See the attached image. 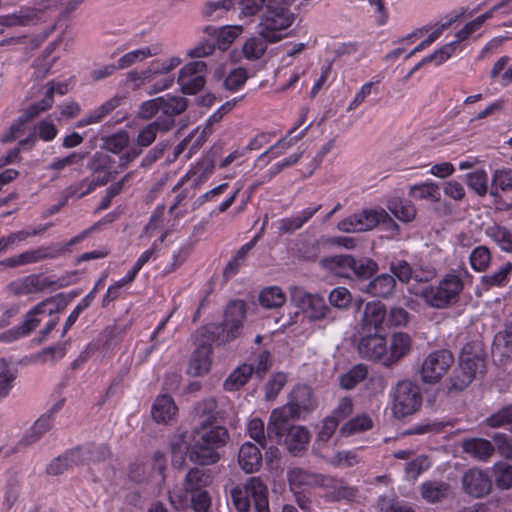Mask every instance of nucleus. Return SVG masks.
<instances>
[{
	"mask_svg": "<svg viewBox=\"0 0 512 512\" xmlns=\"http://www.w3.org/2000/svg\"><path fill=\"white\" fill-rule=\"evenodd\" d=\"M229 433L223 426H214L207 420L200 422L192 434V443L186 453L193 463L211 465L220 459L218 450L226 445Z\"/></svg>",
	"mask_w": 512,
	"mask_h": 512,
	"instance_id": "obj_1",
	"label": "nucleus"
},
{
	"mask_svg": "<svg viewBox=\"0 0 512 512\" xmlns=\"http://www.w3.org/2000/svg\"><path fill=\"white\" fill-rule=\"evenodd\" d=\"M292 0H268L264 11L259 15L258 36L270 44L280 42L288 36L287 30L295 21L290 10Z\"/></svg>",
	"mask_w": 512,
	"mask_h": 512,
	"instance_id": "obj_2",
	"label": "nucleus"
},
{
	"mask_svg": "<svg viewBox=\"0 0 512 512\" xmlns=\"http://www.w3.org/2000/svg\"><path fill=\"white\" fill-rule=\"evenodd\" d=\"M484 368V351L481 345L478 343L465 345L459 357V364L448 379V391L464 390L477 374L484 372Z\"/></svg>",
	"mask_w": 512,
	"mask_h": 512,
	"instance_id": "obj_3",
	"label": "nucleus"
},
{
	"mask_svg": "<svg viewBox=\"0 0 512 512\" xmlns=\"http://www.w3.org/2000/svg\"><path fill=\"white\" fill-rule=\"evenodd\" d=\"M232 503L239 512H248L253 500L256 512H270L267 486L259 477H250L230 491Z\"/></svg>",
	"mask_w": 512,
	"mask_h": 512,
	"instance_id": "obj_4",
	"label": "nucleus"
},
{
	"mask_svg": "<svg viewBox=\"0 0 512 512\" xmlns=\"http://www.w3.org/2000/svg\"><path fill=\"white\" fill-rule=\"evenodd\" d=\"M462 279L455 274H447L438 285L426 286L415 294L432 308L444 309L455 303L463 290Z\"/></svg>",
	"mask_w": 512,
	"mask_h": 512,
	"instance_id": "obj_5",
	"label": "nucleus"
},
{
	"mask_svg": "<svg viewBox=\"0 0 512 512\" xmlns=\"http://www.w3.org/2000/svg\"><path fill=\"white\" fill-rule=\"evenodd\" d=\"M291 302L298 307L309 321H320L327 318L330 313L329 306L319 294H312L301 287L289 288Z\"/></svg>",
	"mask_w": 512,
	"mask_h": 512,
	"instance_id": "obj_6",
	"label": "nucleus"
},
{
	"mask_svg": "<svg viewBox=\"0 0 512 512\" xmlns=\"http://www.w3.org/2000/svg\"><path fill=\"white\" fill-rule=\"evenodd\" d=\"M381 222L387 223L393 229H398V225L383 209L364 210L359 214L351 215L338 223V229L346 233L363 232L373 229Z\"/></svg>",
	"mask_w": 512,
	"mask_h": 512,
	"instance_id": "obj_7",
	"label": "nucleus"
},
{
	"mask_svg": "<svg viewBox=\"0 0 512 512\" xmlns=\"http://www.w3.org/2000/svg\"><path fill=\"white\" fill-rule=\"evenodd\" d=\"M421 405L419 388L411 381H401L393 395L392 411L395 417L403 418L416 412Z\"/></svg>",
	"mask_w": 512,
	"mask_h": 512,
	"instance_id": "obj_8",
	"label": "nucleus"
},
{
	"mask_svg": "<svg viewBox=\"0 0 512 512\" xmlns=\"http://www.w3.org/2000/svg\"><path fill=\"white\" fill-rule=\"evenodd\" d=\"M246 318V305L242 300H233L229 302L221 323V333L218 339L222 343L230 342L241 335L243 323Z\"/></svg>",
	"mask_w": 512,
	"mask_h": 512,
	"instance_id": "obj_9",
	"label": "nucleus"
},
{
	"mask_svg": "<svg viewBox=\"0 0 512 512\" xmlns=\"http://www.w3.org/2000/svg\"><path fill=\"white\" fill-rule=\"evenodd\" d=\"M453 362L454 357L448 350L431 352L422 363L421 379L425 383H437L446 374Z\"/></svg>",
	"mask_w": 512,
	"mask_h": 512,
	"instance_id": "obj_10",
	"label": "nucleus"
},
{
	"mask_svg": "<svg viewBox=\"0 0 512 512\" xmlns=\"http://www.w3.org/2000/svg\"><path fill=\"white\" fill-rule=\"evenodd\" d=\"M57 10L55 0H42L34 7H28L18 13L4 17L3 24L6 26L35 24L43 20L47 12H56Z\"/></svg>",
	"mask_w": 512,
	"mask_h": 512,
	"instance_id": "obj_11",
	"label": "nucleus"
},
{
	"mask_svg": "<svg viewBox=\"0 0 512 512\" xmlns=\"http://www.w3.org/2000/svg\"><path fill=\"white\" fill-rule=\"evenodd\" d=\"M207 66L203 61H194L186 64L179 72L178 84L184 94L198 93L205 85Z\"/></svg>",
	"mask_w": 512,
	"mask_h": 512,
	"instance_id": "obj_12",
	"label": "nucleus"
},
{
	"mask_svg": "<svg viewBox=\"0 0 512 512\" xmlns=\"http://www.w3.org/2000/svg\"><path fill=\"white\" fill-rule=\"evenodd\" d=\"M89 232H90V230H85L80 235L75 236L68 243H66L64 245L57 244V245H52L49 247H40L35 250L26 251L24 253H21L19 255L21 258L20 260L22 262V265L36 263V262L42 261L47 258L58 257L61 254H63L65 251H67L71 245H74V244L80 242L81 240H83L89 234Z\"/></svg>",
	"mask_w": 512,
	"mask_h": 512,
	"instance_id": "obj_13",
	"label": "nucleus"
},
{
	"mask_svg": "<svg viewBox=\"0 0 512 512\" xmlns=\"http://www.w3.org/2000/svg\"><path fill=\"white\" fill-rule=\"evenodd\" d=\"M213 338L207 337L203 340H197V347L192 354L188 366V372L192 376H202L209 372L211 366L210 355L212 352L211 342Z\"/></svg>",
	"mask_w": 512,
	"mask_h": 512,
	"instance_id": "obj_14",
	"label": "nucleus"
},
{
	"mask_svg": "<svg viewBox=\"0 0 512 512\" xmlns=\"http://www.w3.org/2000/svg\"><path fill=\"white\" fill-rule=\"evenodd\" d=\"M462 486L467 494L480 498L490 492L492 484L489 476L483 470L473 468L464 473Z\"/></svg>",
	"mask_w": 512,
	"mask_h": 512,
	"instance_id": "obj_15",
	"label": "nucleus"
},
{
	"mask_svg": "<svg viewBox=\"0 0 512 512\" xmlns=\"http://www.w3.org/2000/svg\"><path fill=\"white\" fill-rule=\"evenodd\" d=\"M322 487L325 489L326 499L332 502H352L358 496V488L349 485L343 479L325 476Z\"/></svg>",
	"mask_w": 512,
	"mask_h": 512,
	"instance_id": "obj_16",
	"label": "nucleus"
},
{
	"mask_svg": "<svg viewBox=\"0 0 512 512\" xmlns=\"http://www.w3.org/2000/svg\"><path fill=\"white\" fill-rule=\"evenodd\" d=\"M298 418L297 415H294L291 408L286 405L274 409L270 414L267 424L268 436H275L278 441H280L292 426L290 425V421Z\"/></svg>",
	"mask_w": 512,
	"mask_h": 512,
	"instance_id": "obj_17",
	"label": "nucleus"
},
{
	"mask_svg": "<svg viewBox=\"0 0 512 512\" xmlns=\"http://www.w3.org/2000/svg\"><path fill=\"white\" fill-rule=\"evenodd\" d=\"M54 282L43 278L39 274H32L17 281L11 282L8 285V290L16 296L29 295L33 293L42 292Z\"/></svg>",
	"mask_w": 512,
	"mask_h": 512,
	"instance_id": "obj_18",
	"label": "nucleus"
},
{
	"mask_svg": "<svg viewBox=\"0 0 512 512\" xmlns=\"http://www.w3.org/2000/svg\"><path fill=\"white\" fill-rule=\"evenodd\" d=\"M286 406L291 408L294 415L299 418L303 414L311 412L316 406L311 389L306 385H297L291 392Z\"/></svg>",
	"mask_w": 512,
	"mask_h": 512,
	"instance_id": "obj_19",
	"label": "nucleus"
},
{
	"mask_svg": "<svg viewBox=\"0 0 512 512\" xmlns=\"http://www.w3.org/2000/svg\"><path fill=\"white\" fill-rule=\"evenodd\" d=\"M386 339L378 334L362 337L358 343V351L362 357L370 360H380L384 364L386 357Z\"/></svg>",
	"mask_w": 512,
	"mask_h": 512,
	"instance_id": "obj_20",
	"label": "nucleus"
},
{
	"mask_svg": "<svg viewBox=\"0 0 512 512\" xmlns=\"http://www.w3.org/2000/svg\"><path fill=\"white\" fill-rule=\"evenodd\" d=\"M411 349V338L406 333H395L391 336L389 349L386 348L385 366H392L405 357Z\"/></svg>",
	"mask_w": 512,
	"mask_h": 512,
	"instance_id": "obj_21",
	"label": "nucleus"
},
{
	"mask_svg": "<svg viewBox=\"0 0 512 512\" xmlns=\"http://www.w3.org/2000/svg\"><path fill=\"white\" fill-rule=\"evenodd\" d=\"M285 446L287 450L294 456H300L306 451L310 441V432L301 425L291 426L285 433Z\"/></svg>",
	"mask_w": 512,
	"mask_h": 512,
	"instance_id": "obj_22",
	"label": "nucleus"
},
{
	"mask_svg": "<svg viewBox=\"0 0 512 512\" xmlns=\"http://www.w3.org/2000/svg\"><path fill=\"white\" fill-rule=\"evenodd\" d=\"M187 107L188 101L182 96L163 97V102L161 104L162 114L157 118V120L161 124L164 122H171L169 125V130H171L175 125V117L185 112Z\"/></svg>",
	"mask_w": 512,
	"mask_h": 512,
	"instance_id": "obj_23",
	"label": "nucleus"
},
{
	"mask_svg": "<svg viewBox=\"0 0 512 512\" xmlns=\"http://www.w3.org/2000/svg\"><path fill=\"white\" fill-rule=\"evenodd\" d=\"M492 355L494 358L499 357L502 362L512 358V313L507 319L505 329L495 335Z\"/></svg>",
	"mask_w": 512,
	"mask_h": 512,
	"instance_id": "obj_24",
	"label": "nucleus"
},
{
	"mask_svg": "<svg viewBox=\"0 0 512 512\" xmlns=\"http://www.w3.org/2000/svg\"><path fill=\"white\" fill-rule=\"evenodd\" d=\"M287 477L291 491L300 489L301 487H322L325 479V476L321 474H316L302 468L289 470Z\"/></svg>",
	"mask_w": 512,
	"mask_h": 512,
	"instance_id": "obj_25",
	"label": "nucleus"
},
{
	"mask_svg": "<svg viewBox=\"0 0 512 512\" xmlns=\"http://www.w3.org/2000/svg\"><path fill=\"white\" fill-rule=\"evenodd\" d=\"M390 271L398 280L404 284L409 283L411 279L417 282H429L432 280V272L426 271L424 275H420L417 269H414L407 261L397 260L390 264Z\"/></svg>",
	"mask_w": 512,
	"mask_h": 512,
	"instance_id": "obj_26",
	"label": "nucleus"
},
{
	"mask_svg": "<svg viewBox=\"0 0 512 512\" xmlns=\"http://www.w3.org/2000/svg\"><path fill=\"white\" fill-rule=\"evenodd\" d=\"M238 462L246 473H253L256 472L262 464V454L256 445L246 442L239 450Z\"/></svg>",
	"mask_w": 512,
	"mask_h": 512,
	"instance_id": "obj_27",
	"label": "nucleus"
},
{
	"mask_svg": "<svg viewBox=\"0 0 512 512\" xmlns=\"http://www.w3.org/2000/svg\"><path fill=\"white\" fill-rule=\"evenodd\" d=\"M353 263L354 258L346 254L323 257L319 262L323 269L340 277L350 276L351 264Z\"/></svg>",
	"mask_w": 512,
	"mask_h": 512,
	"instance_id": "obj_28",
	"label": "nucleus"
},
{
	"mask_svg": "<svg viewBox=\"0 0 512 512\" xmlns=\"http://www.w3.org/2000/svg\"><path fill=\"white\" fill-rule=\"evenodd\" d=\"M387 319L386 309L381 302H369L365 305L362 326L367 329H379Z\"/></svg>",
	"mask_w": 512,
	"mask_h": 512,
	"instance_id": "obj_29",
	"label": "nucleus"
},
{
	"mask_svg": "<svg viewBox=\"0 0 512 512\" xmlns=\"http://www.w3.org/2000/svg\"><path fill=\"white\" fill-rule=\"evenodd\" d=\"M462 448L465 453L481 461L489 459L495 450L492 443L483 438H471L464 440Z\"/></svg>",
	"mask_w": 512,
	"mask_h": 512,
	"instance_id": "obj_30",
	"label": "nucleus"
},
{
	"mask_svg": "<svg viewBox=\"0 0 512 512\" xmlns=\"http://www.w3.org/2000/svg\"><path fill=\"white\" fill-rule=\"evenodd\" d=\"M395 286L394 276L381 274L369 282L366 291L374 297L386 298L394 292Z\"/></svg>",
	"mask_w": 512,
	"mask_h": 512,
	"instance_id": "obj_31",
	"label": "nucleus"
},
{
	"mask_svg": "<svg viewBox=\"0 0 512 512\" xmlns=\"http://www.w3.org/2000/svg\"><path fill=\"white\" fill-rule=\"evenodd\" d=\"M173 399L168 395L159 396L152 406V417L158 423H166L176 413Z\"/></svg>",
	"mask_w": 512,
	"mask_h": 512,
	"instance_id": "obj_32",
	"label": "nucleus"
},
{
	"mask_svg": "<svg viewBox=\"0 0 512 512\" xmlns=\"http://www.w3.org/2000/svg\"><path fill=\"white\" fill-rule=\"evenodd\" d=\"M318 207L314 209H305L300 214L290 218L281 219L279 222V230L283 234H292L300 229L312 216L318 211Z\"/></svg>",
	"mask_w": 512,
	"mask_h": 512,
	"instance_id": "obj_33",
	"label": "nucleus"
},
{
	"mask_svg": "<svg viewBox=\"0 0 512 512\" xmlns=\"http://www.w3.org/2000/svg\"><path fill=\"white\" fill-rule=\"evenodd\" d=\"M54 90L55 87L53 83H51L50 87L47 89L45 97L39 103L30 105L27 110L19 117L18 121L23 125L24 123L37 117L41 112L50 108L53 103Z\"/></svg>",
	"mask_w": 512,
	"mask_h": 512,
	"instance_id": "obj_34",
	"label": "nucleus"
},
{
	"mask_svg": "<svg viewBox=\"0 0 512 512\" xmlns=\"http://www.w3.org/2000/svg\"><path fill=\"white\" fill-rule=\"evenodd\" d=\"M254 372V367L243 364L235 369L224 382V388L227 391H235L240 389L247 383Z\"/></svg>",
	"mask_w": 512,
	"mask_h": 512,
	"instance_id": "obj_35",
	"label": "nucleus"
},
{
	"mask_svg": "<svg viewBox=\"0 0 512 512\" xmlns=\"http://www.w3.org/2000/svg\"><path fill=\"white\" fill-rule=\"evenodd\" d=\"M450 491V486L444 482L428 481L421 486V495L428 502H439L446 498Z\"/></svg>",
	"mask_w": 512,
	"mask_h": 512,
	"instance_id": "obj_36",
	"label": "nucleus"
},
{
	"mask_svg": "<svg viewBox=\"0 0 512 512\" xmlns=\"http://www.w3.org/2000/svg\"><path fill=\"white\" fill-rule=\"evenodd\" d=\"M259 302L268 309L278 308L285 304L286 295L280 287H266L260 292Z\"/></svg>",
	"mask_w": 512,
	"mask_h": 512,
	"instance_id": "obj_37",
	"label": "nucleus"
},
{
	"mask_svg": "<svg viewBox=\"0 0 512 512\" xmlns=\"http://www.w3.org/2000/svg\"><path fill=\"white\" fill-rule=\"evenodd\" d=\"M171 122L160 123L157 119L149 124H147L143 129L140 130L137 137V144L140 147H148L151 145L156 139L157 132H166L169 131V125Z\"/></svg>",
	"mask_w": 512,
	"mask_h": 512,
	"instance_id": "obj_38",
	"label": "nucleus"
},
{
	"mask_svg": "<svg viewBox=\"0 0 512 512\" xmlns=\"http://www.w3.org/2000/svg\"><path fill=\"white\" fill-rule=\"evenodd\" d=\"M267 42L261 36L249 38L243 45L242 51L248 60H258L266 52Z\"/></svg>",
	"mask_w": 512,
	"mask_h": 512,
	"instance_id": "obj_39",
	"label": "nucleus"
},
{
	"mask_svg": "<svg viewBox=\"0 0 512 512\" xmlns=\"http://www.w3.org/2000/svg\"><path fill=\"white\" fill-rule=\"evenodd\" d=\"M53 303L52 299H46L39 304H37L31 311L28 312L26 316V320L24 323L19 327L21 330V333L24 335L29 334L31 331H33L38 324L40 323V319H38L36 316L39 314H43L46 312V307Z\"/></svg>",
	"mask_w": 512,
	"mask_h": 512,
	"instance_id": "obj_40",
	"label": "nucleus"
},
{
	"mask_svg": "<svg viewBox=\"0 0 512 512\" xmlns=\"http://www.w3.org/2000/svg\"><path fill=\"white\" fill-rule=\"evenodd\" d=\"M487 234L502 250L512 252V233L506 227L494 224L488 227Z\"/></svg>",
	"mask_w": 512,
	"mask_h": 512,
	"instance_id": "obj_41",
	"label": "nucleus"
},
{
	"mask_svg": "<svg viewBox=\"0 0 512 512\" xmlns=\"http://www.w3.org/2000/svg\"><path fill=\"white\" fill-rule=\"evenodd\" d=\"M209 482V477L199 468L191 469L184 481V489L188 492H196L205 487Z\"/></svg>",
	"mask_w": 512,
	"mask_h": 512,
	"instance_id": "obj_42",
	"label": "nucleus"
},
{
	"mask_svg": "<svg viewBox=\"0 0 512 512\" xmlns=\"http://www.w3.org/2000/svg\"><path fill=\"white\" fill-rule=\"evenodd\" d=\"M378 270V264L370 258L355 259L351 264L350 274L358 278L367 279L374 275Z\"/></svg>",
	"mask_w": 512,
	"mask_h": 512,
	"instance_id": "obj_43",
	"label": "nucleus"
},
{
	"mask_svg": "<svg viewBox=\"0 0 512 512\" xmlns=\"http://www.w3.org/2000/svg\"><path fill=\"white\" fill-rule=\"evenodd\" d=\"M410 195L419 199H428L432 202H438L441 196L438 185L434 183L412 186Z\"/></svg>",
	"mask_w": 512,
	"mask_h": 512,
	"instance_id": "obj_44",
	"label": "nucleus"
},
{
	"mask_svg": "<svg viewBox=\"0 0 512 512\" xmlns=\"http://www.w3.org/2000/svg\"><path fill=\"white\" fill-rule=\"evenodd\" d=\"M16 378V372L10 368L5 359L0 360V398L6 397L12 389V383Z\"/></svg>",
	"mask_w": 512,
	"mask_h": 512,
	"instance_id": "obj_45",
	"label": "nucleus"
},
{
	"mask_svg": "<svg viewBox=\"0 0 512 512\" xmlns=\"http://www.w3.org/2000/svg\"><path fill=\"white\" fill-rule=\"evenodd\" d=\"M388 208L396 218L403 222H410L416 216V208L411 203L395 200L390 202Z\"/></svg>",
	"mask_w": 512,
	"mask_h": 512,
	"instance_id": "obj_46",
	"label": "nucleus"
},
{
	"mask_svg": "<svg viewBox=\"0 0 512 512\" xmlns=\"http://www.w3.org/2000/svg\"><path fill=\"white\" fill-rule=\"evenodd\" d=\"M249 436L265 449L267 446L268 432H265L264 422L260 418H254L249 421L247 426Z\"/></svg>",
	"mask_w": 512,
	"mask_h": 512,
	"instance_id": "obj_47",
	"label": "nucleus"
},
{
	"mask_svg": "<svg viewBox=\"0 0 512 512\" xmlns=\"http://www.w3.org/2000/svg\"><path fill=\"white\" fill-rule=\"evenodd\" d=\"M371 427V419L367 415H359L345 423L341 427L340 432L344 435H351L368 430Z\"/></svg>",
	"mask_w": 512,
	"mask_h": 512,
	"instance_id": "obj_48",
	"label": "nucleus"
},
{
	"mask_svg": "<svg viewBox=\"0 0 512 512\" xmlns=\"http://www.w3.org/2000/svg\"><path fill=\"white\" fill-rule=\"evenodd\" d=\"M495 483L500 489L512 487V466L507 463H497L494 466Z\"/></svg>",
	"mask_w": 512,
	"mask_h": 512,
	"instance_id": "obj_49",
	"label": "nucleus"
},
{
	"mask_svg": "<svg viewBox=\"0 0 512 512\" xmlns=\"http://www.w3.org/2000/svg\"><path fill=\"white\" fill-rule=\"evenodd\" d=\"M121 100L122 98L119 96H114L113 98L109 99L89 115L86 123L100 122L105 116L110 114L120 105Z\"/></svg>",
	"mask_w": 512,
	"mask_h": 512,
	"instance_id": "obj_50",
	"label": "nucleus"
},
{
	"mask_svg": "<svg viewBox=\"0 0 512 512\" xmlns=\"http://www.w3.org/2000/svg\"><path fill=\"white\" fill-rule=\"evenodd\" d=\"M491 261L490 250L485 246L476 247L470 255V263L473 269L484 271Z\"/></svg>",
	"mask_w": 512,
	"mask_h": 512,
	"instance_id": "obj_51",
	"label": "nucleus"
},
{
	"mask_svg": "<svg viewBox=\"0 0 512 512\" xmlns=\"http://www.w3.org/2000/svg\"><path fill=\"white\" fill-rule=\"evenodd\" d=\"M366 375V367L363 365H357L341 377L340 385L344 389H352L362 381Z\"/></svg>",
	"mask_w": 512,
	"mask_h": 512,
	"instance_id": "obj_52",
	"label": "nucleus"
},
{
	"mask_svg": "<svg viewBox=\"0 0 512 512\" xmlns=\"http://www.w3.org/2000/svg\"><path fill=\"white\" fill-rule=\"evenodd\" d=\"M50 429V418L48 416H42L40 417L33 425L31 429V434L27 435L25 438H23L19 445L27 446L33 442H35L37 439L40 438L42 434L47 432Z\"/></svg>",
	"mask_w": 512,
	"mask_h": 512,
	"instance_id": "obj_53",
	"label": "nucleus"
},
{
	"mask_svg": "<svg viewBox=\"0 0 512 512\" xmlns=\"http://www.w3.org/2000/svg\"><path fill=\"white\" fill-rule=\"evenodd\" d=\"M329 303L338 309H346L352 302V295L345 287H337L329 294Z\"/></svg>",
	"mask_w": 512,
	"mask_h": 512,
	"instance_id": "obj_54",
	"label": "nucleus"
},
{
	"mask_svg": "<svg viewBox=\"0 0 512 512\" xmlns=\"http://www.w3.org/2000/svg\"><path fill=\"white\" fill-rule=\"evenodd\" d=\"M129 135L126 131L118 132L105 140L104 148L114 154H119L129 144Z\"/></svg>",
	"mask_w": 512,
	"mask_h": 512,
	"instance_id": "obj_55",
	"label": "nucleus"
},
{
	"mask_svg": "<svg viewBox=\"0 0 512 512\" xmlns=\"http://www.w3.org/2000/svg\"><path fill=\"white\" fill-rule=\"evenodd\" d=\"M491 428H498L512 424V405L505 406L486 419Z\"/></svg>",
	"mask_w": 512,
	"mask_h": 512,
	"instance_id": "obj_56",
	"label": "nucleus"
},
{
	"mask_svg": "<svg viewBox=\"0 0 512 512\" xmlns=\"http://www.w3.org/2000/svg\"><path fill=\"white\" fill-rule=\"evenodd\" d=\"M287 382V377L284 373H276L272 375L271 379L265 386V399L267 401L274 400Z\"/></svg>",
	"mask_w": 512,
	"mask_h": 512,
	"instance_id": "obj_57",
	"label": "nucleus"
},
{
	"mask_svg": "<svg viewBox=\"0 0 512 512\" xmlns=\"http://www.w3.org/2000/svg\"><path fill=\"white\" fill-rule=\"evenodd\" d=\"M88 462H100L111 457L110 448L105 444H85Z\"/></svg>",
	"mask_w": 512,
	"mask_h": 512,
	"instance_id": "obj_58",
	"label": "nucleus"
},
{
	"mask_svg": "<svg viewBox=\"0 0 512 512\" xmlns=\"http://www.w3.org/2000/svg\"><path fill=\"white\" fill-rule=\"evenodd\" d=\"M467 184L477 194L484 195L487 191V174L477 170L467 175Z\"/></svg>",
	"mask_w": 512,
	"mask_h": 512,
	"instance_id": "obj_59",
	"label": "nucleus"
},
{
	"mask_svg": "<svg viewBox=\"0 0 512 512\" xmlns=\"http://www.w3.org/2000/svg\"><path fill=\"white\" fill-rule=\"evenodd\" d=\"M511 271L512 262L508 261L504 263L497 272L484 276L483 282L490 286H501L506 282Z\"/></svg>",
	"mask_w": 512,
	"mask_h": 512,
	"instance_id": "obj_60",
	"label": "nucleus"
},
{
	"mask_svg": "<svg viewBox=\"0 0 512 512\" xmlns=\"http://www.w3.org/2000/svg\"><path fill=\"white\" fill-rule=\"evenodd\" d=\"M247 80V71L243 68L233 69L224 80V87L229 91L237 90Z\"/></svg>",
	"mask_w": 512,
	"mask_h": 512,
	"instance_id": "obj_61",
	"label": "nucleus"
},
{
	"mask_svg": "<svg viewBox=\"0 0 512 512\" xmlns=\"http://www.w3.org/2000/svg\"><path fill=\"white\" fill-rule=\"evenodd\" d=\"M268 4V0H241V15L246 17L261 14Z\"/></svg>",
	"mask_w": 512,
	"mask_h": 512,
	"instance_id": "obj_62",
	"label": "nucleus"
},
{
	"mask_svg": "<svg viewBox=\"0 0 512 512\" xmlns=\"http://www.w3.org/2000/svg\"><path fill=\"white\" fill-rule=\"evenodd\" d=\"M163 97H157L141 104L138 116L144 120H148L155 116L159 111L161 112V104Z\"/></svg>",
	"mask_w": 512,
	"mask_h": 512,
	"instance_id": "obj_63",
	"label": "nucleus"
},
{
	"mask_svg": "<svg viewBox=\"0 0 512 512\" xmlns=\"http://www.w3.org/2000/svg\"><path fill=\"white\" fill-rule=\"evenodd\" d=\"M152 55L153 53L151 52L150 48H143L129 52L118 60V68H126L135 63L136 61L146 59Z\"/></svg>",
	"mask_w": 512,
	"mask_h": 512,
	"instance_id": "obj_64",
	"label": "nucleus"
}]
</instances>
